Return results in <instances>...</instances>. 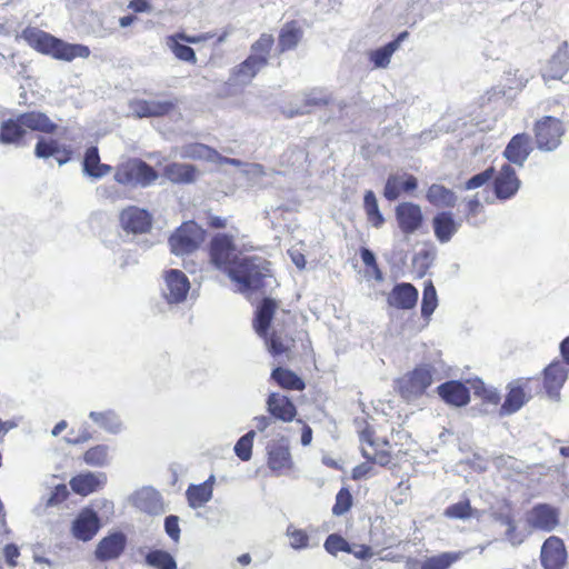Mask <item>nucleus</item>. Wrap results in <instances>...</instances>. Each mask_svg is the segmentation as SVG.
Listing matches in <instances>:
<instances>
[{
	"instance_id": "obj_1",
	"label": "nucleus",
	"mask_w": 569,
	"mask_h": 569,
	"mask_svg": "<svg viewBox=\"0 0 569 569\" xmlns=\"http://www.w3.org/2000/svg\"><path fill=\"white\" fill-rule=\"evenodd\" d=\"M278 302L270 298H264L256 310L253 320L254 331L264 339L268 350L273 356H280L290 350L292 339L278 329L279 315Z\"/></svg>"
},
{
	"instance_id": "obj_2",
	"label": "nucleus",
	"mask_w": 569,
	"mask_h": 569,
	"mask_svg": "<svg viewBox=\"0 0 569 569\" xmlns=\"http://www.w3.org/2000/svg\"><path fill=\"white\" fill-rule=\"evenodd\" d=\"M22 38L38 51L50 54L54 59L72 61L76 58H88L90 49L83 44L64 42L37 28H27Z\"/></svg>"
},
{
	"instance_id": "obj_3",
	"label": "nucleus",
	"mask_w": 569,
	"mask_h": 569,
	"mask_svg": "<svg viewBox=\"0 0 569 569\" xmlns=\"http://www.w3.org/2000/svg\"><path fill=\"white\" fill-rule=\"evenodd\" d=\"M229 277L239 286L241 292L259 290L272 278L269 262L259 256H241L230 269Z\"/></svg>"
},
{
	"instance_id": "obj_4",
	"label": "nucleus",
	"mask_w": 569,
	"mask_h": 569,
	"mask_svg": "<svg viewBox=\"0 0 569 569\" xmlns=\"http://www.w3.org/2000/svg\"><path fill=\"white\" fill-rule=\"evenodd\" d=\"M437 370L429 363L417 366L398 380L401 397L407 401H416L427 395V390L437 380Z\"/></svg>"
},
{
	"instance_id": "obj_5",
	"label": "nucleus",
	"mask_w": 569,
	"mask_h": 569,
	"mask_svg": "<svg viewBox=\"0 0 569 569\" xmlns=\"http://www.w3.org/2000/svg\"><path fill=\"white\" fill-rule=\"evenodd\" d=\"M157 179L156 170L139 159H129L116 168L114 180L123 186L148 187Z\"/></svg>"
},
{
	"instance_id": "obj_6",
	"label": "nucleus",
	"mask_w": 569,
	"mask_h": 569,
	"mask_svg": "<svg viewBox=\"0 0 569 569\" xmlns=\"http://www.w3.org/2000/svg\"><path fill=\"white\" fill-rule=\"evenodd\" d=\"M566 132L562 121L551 116H545L533 124L535 142L538 150L552 152L557 150Z\"/></svg>"
},
{
	"instance_id": "obj_7",
	"label": "nucleus",
	"mask_w": 569,
	"mask_h": 569,
	"mask_svg": "<svg viewBox=\"0 0 569 569\" xmlns=\"http://www.w3.org/2000/svg\"><path fill=\"white\" fill-rule=\"evenodd\" d=\"M242 254V250L232 237L226 233L216 234L210 242V261L221 270L228 271L237 263Z\"/></svg>"
},
{
	"instance_id": "obj_8",
	"label": "nucleus",
	"mask_w": 569,
	"mask_h": 569,
	"mask_svg": "<svg viewBox=\"0 0 569 569\" xmlns=\"http://www.w3.org/2000/svg\"><path fill=\"white\" fill-rule=\"evenodd\" d=\"M203 238V230L196 222H186L169 238L171 252L176 256L189 254L199 248Z\"/></svg>"
},
{
	"instance_id": "obj_9",
	"label": "nucleus",
	"mask_w": 569,
	"mask_h": 569,
	"mask_svg": "<svg viewBox=\"0 0 569 569\" xmlns=\"http://www.w3.org/2000/svg\"><path fill=\"white\" fill-rule=\"evenodd\" d=\"M190 290L188 277L178 269H170L163 274L161 292L169 305H178L187 299Z\"/></svg>"
},
{
	"instance_id": "obj_10",
	"label": "nucleus",
	"mask_w": 569,
	"mask_h": 569,
	"mask_svg": "<svg viewBox=\"0 0 569 569\" xmlns=\"http://www.w3.org/2000/svg\"><path fill=\"white\" fill-rule=\"evenodd\" d=\"M526 522L533 530L551 532L560 525V510L548 503H538L526 513Z\"/></svg>"
},
{
	"instance_id": "obj_11",
	"label": "nucleus",
	"mask_w": 569,
	"mask_h": 569,
	"mask_svg": "<svg viewBox=\"0 0 569 569\" xmlns=\"http://www.w3.org/2000/svg\"><path fill=\"white\" fill-rule=\"evenodd\" d=\"M268 467L276 476L286 475L293 469L290 448L286 439L282 438L268 446Z\"/></svg>"
},
{
	"instance_id": "obj_12",
	"label": "nucleus",
	"mask_w": 569,
	"mask_h": 569,
	"mask_svg": "<svg viewBox=\"0 0 569 569\" xmlns=\"http://www.w3.org/2000/svg\"><path fill=\"white\" fill-rule=\"evenodd\" d=\"M540 559L545 569H562L567 559L562 539L556 536L546 539L541 547Z\"/></svg>"
},
{
	"instance_id": "obj_13",
	"label": "nucleus",
	"mask_w": 569,
	"mask_h": 569,
	"mask_svg": "<svg viewBox=\"0 0 569 569\" xmlns=\"http://www.w3.org/2000/svg\"><path fill=\"white\" fill-rule=\"evenodd\" d=\"M569 70L568 42H562L556 53L541 69V76L547 84L549 80H561Z\"/></svg>"
},
{
	"instance_id": "obj_14",
	"label": "nucleus",
	"mask_w": 569,
	"mask_h": 569,
	"mask_svg": "<svg viewBox=\"0 0 569 569\" xmlns=\"http://www.w3.org/2000/svg\"><path fill=\"white\" fill-rule=\"evenodd\" d=\"M359 439L361 442V453L362 456L373 463H377L381 467L388 466L391 461V456L387 450L380 449V446H388L387 440H382L381 442L375 441L372 438V432L369 429H365L360 432Z\"/></svg>"
},
{
	"instance_id": "obj_15",
	"label": "nucleus",
	"mask_w": 569,
	"mask_h": 569,
	"mask_svg": "<svg viewBox=\"0 0 569 569\" xmlns=\"http://www.w3.org/2000/svg\"><path fill=\"white\" fill-rule=\"evenodd\" d=\"M120 223L127 232L144 233L151 228L152 217L144 209L129 207L122 210L120 214Z\"/></svg>"
},
{
	"instance_id": "obj_16",
	"label": "nucleus",
	"mask_w": 569,
	"mask_h": 569,
	"mask_svg": "<svg viewBox=\"0 0 569 569\" xmlns=\"http://www.w3.org/2000/svg\"><path fill=\"white\" fill-rule=\"evenodd\" d=\"M568 372L567 366L559 360L551 362L543 370V387L551 399L559 400L560 389L568 378Z\"/></svg>"
},
{
	"instance_id": "obj_17",
	"label": "nucleus",
	"mask_w": 569,
	"mask_h": 569,
	"mask_svg": "<svg viewBox=\"0 0 569 569\" xmlns=\"http://www.w3.org/2000/svg\"><path fill=\"white\" fill-rule=\"evenodd\" d=\"M127 545V537L122 532H112L102 538L94 550V557L99 561L118 559Z\"/></svg>"
},
{
	"instance_id": "obj_18",
	"label": "nucleus",
	"mask_w": 569,
	"mask_h": 569,
	"mask_svg": "<svg viewBox=\"0 0 569 569\" xmlns=\"http://www.w3.org/2000/svg\"><path fill=\"white\" fill-rule=\"evenodd\" d=\"M100 529V520L92 509H83L72 522V535L81 541L91 540Z\"/></svg>"
},
{
	"instance_id": "obj_19",
	"label": "nucleus",
	"mask_w": 569,
	"mask_h": 569,
	"mask_svg": "<svg viewBox=\"0 0 569 569\" xmlns=\"http://www.w3.org/2000/svg\"><path fill=\"white\" fill-rule=\"evenodd\" d=\"M515 169L505 163L495 178V192L497 198L506 200L513 197L520 188Z\"/></svg>"
},
{
	"instance_id": "obj_20",
	"label": "nucleus",
	"mask_w": 569,
	"mask_h": 569,
	"mask_svg": "<svg viewBox=\"0 0 569 569\" xmlns=\"http://www.w3.org/2000/svg\"><path fill=\"white\" fill-rule=\"evenodd\" d=\"M131 502L137 509L149 515H159L164 511L160 493L150 487L137 490L131 496Z\"/></svg>"
},
{
	"instance_id": "obj_21",
	"label": "nucleus",
	"mask_w": 569,
	"mask_h": 569,
	"mask_svg": "<svg viewBox=\"0 0 569 569\" xmlns=\"http://www.w3.org/2000/svg\"><path fill=\"white\" fill-rule=\"evenodd\" d=\"M396 218L400 229L405 233H413L422 223L420 207L411 202L400 203L396 208Z\"/></svg>"
},
{
	"instance_id": "obj_22",
	"label": "nucleus",
	"mask_w": 569,
	"mask_h": 569,
	"mask_svg": "<svg viewBox=\"0 0 569 569\" xmlns=\"http://www.w3.org/2000/svg\"><path fill=\"white\" fill-rule=\"evenodd\" d=\"M173 107V102L167 100L140 99L130 102V111L137 118L161 117L171 111Z\"/></svg>"
},
{
	"instance_id": "obj_23",
	"label": "nucleus",
	"mask_w": 569,
	"mask_h": 569,
	"mask_svg": "<svg viewBox=\"0 0 569 569\" xmlns=\"http://www.w3.org/2000/svg\"><path fill=\"white\" fill-rule=\"evenodd\" d=\"M530 138L526 133H518L507 144L503 156L506 159L519 167H523L530 152Z\"/></svg>"
},
{
	"instance_id": "obj_24",
	"label": "nucleus",
	"mask_w": 569,
	"mask_h": 569,
	"mask_svg": "<svg viewBox=\"0 0 569 569\" xmlns=\"http://www.w3.org/2000/svg\"><path fill=\"white\" fill-rule=\"evenodd\" d=\"M268 64V59L262 56L249 54V57L233 69L236 83L248 84Z\"/></svg>"
},
{
	"instance_id": "obj_25",
	"label": "nucleus",
	"mask_w": 569,
	"mask_h": 569,
	"mask_svg": "<svg viewBox=\"0 0 569 569\" xmlns=\"http://www.w3.org/2000/svg\"><path fill=\"white\" fill-rule=\"evenodd\" d=\"M107 482L104 472H84L73 477L70 486L76 493L87 496L102 488Z\"/></svg>"
},
{
	"instance_id": "obj_26",
	"label": "nucleus",
	"mask_w": 569,
	"mask_h": 569,
	"mask_svg": "<svg viewBox=\"0 0 569 569\" xmlns=\"http://www.w3.org/2000/svg\"><path fill=\"white\" fill-rule=\"evenodd\" d=\"M297 100L303 101L302 106L288 111L289 117L306 114L312 107L326 106L330 101V94L320 88H313L296 97Z\"/></svg>"
},
{
	"instance_id": "obj_27",
	"label": "nucleus",
	"mask_w": 569,
	"mask_h": 569,
	"mask_svg": "<svg viewBox=\"0 0 569 569\" xmlns=\"http://www.w3.org/2000/svg\"><path fill=\"white\" fill-rule=\"evenodd\" d=\"M418 300V290L408 282L396 284L388 297L390 306L398 309H411Z\"/></svg>"
},
{
	"instance_id": "obj_28",
	"label": "nucleus",
	"mask_w": 569,
	"mask_h": 569,
	"mask_svg": "<svg viewBox=\"0 0 569 569\" xmlns=\"http://www.w3.org/2000/svg\"><path fill=\"white\" fill-rule=\"evenodd\" d=\"M437 392L442 400L456 407L466 406L470 400L469 390L455 380L440 385Z\"/></svg>"
},
{
	"instance_id": "obj_29",
	"label": "nucleus",
	"mask_w": 569,
	"mask_h": 569,
	"mask_svg": "<svg viewBox=\"0 0 569 569\" xmlns=\"http://www.w3.org/2000/svg\"><path fill=\"white\" fill-rule=\"evenodd\" d=\"M34 154L42 159L53 157L59 166L70 160V151L62 148L59 141L54 139L40 138L36 144Z\"/></svg>"
},
{
	"instance_id": "obj_30",
	"label": "nucleus",
	"mask_w": 569,
	"mask_h": 569,
	"mask_svg": "<svg viewBox=\"0 0 569 569\" xmlns=\"http://www.w3.org/2000/svg\"><path fill=\"white\" fill-rule=\"evenodd\" d=\"M267 407L272 417L284 422L292 421L297 413L292 401L288 397L276 392L268 397Z\"/></svg>"
},
{
	"instance_id": "obj_31",
	"label": "nucleus",
	"mask_w": 569,
	"mask_h": 569,
	"mask_svg": "<svg viewBox=\"0 0 569 569\" xmlns=\"http://www.w3.org/2000/svg\"><path fill=\"white\" fill-rule=\"evenodd\" d=\"M432 227L436 238L441 243H446L449 242L458 231L460 223L455 220L451 212L442 211L433 217Z\"/></svg>"
},
{
	"instance_id": "obj_32",
	"label": "nucleus",
	"mask_w": 569,
	"mask_h": 569,
	"mask_svg": "<svg viewBox=\"0 0 569 569\" xmlns=\"http://www.w3.org/2000/svg\"><path fill=\"white\" fill-rule=\"evenodd\" d=\"M214 477L210 476L208 480L200 485H190L186 491L188 503L192 509L200 508L211 500L213 495Z\"/></svg>"
},
{
	"instance_id": "obj_33",
	"label": "nucleus",
	"mask_w": 569,
	"mask_h": 569,
	"mask_svg": "<svg viewBox=\"0 0 569 569\" xmlns=\"http://www.w3.org/2000/svg\"><path fill=\"white\" fill-rule=\"evenodd\" d=\"M163 176L172 183H192L198 177V170L189 163L173 162L164 167Z\"/></svg>"
},
{
	"instance_id": "obj_34",
	"label": "nucleus",
	"mask_w": 569,
	"mask_h": 569,
	"mask_svg": "<svg viewBox=\"0 0 569 569\" xmlns=\"http://www.w3.org/2000/svg\"><path fill=\"white\" fill-rule=\"evenodd\" d=\"M19 121L23 129L40 131L43 133H52L57 129V124L51 121L47 114L38 111H31L19 114Z\"/></svg>"
},
{
	"instance_id": "obj_35",
	"label": "nucleus",
	"mask_w": 569,
	"mask_h": 569,
	"mask_svg": "<svg viewBox=\"0 0 569 569\" xmlns=\"http://www.w3.org/2000/svg\"><path fill=\"white\" fill-rule=\"evenodd\" d=\"M528 401L526 397L523 386L520 381H515L509 385V391L506 396L505 402L500 408V415L509 416L522 408V406Z\"/></svg>"
},
{
	"instance_id": "obj_36",
	"label": "nucleus",
	"mask_w": 569,
	"mask_h": 569,
	"mask_svg": "<svg viewBox=\"0 0 569 569\" xmlns=\"http://www.w3.org/2000/svg\"><path fill=\"white\" fill-rule=\"evenodd\" d=\"M112 167L100 162V156L97 147H90L87 149L83 159V173L99 179L109 174Z\"/></svg>"
},
{
	"instance_id": "obj_37",
	"label": "nucleus",
	"mask_w": 569,
	"mask_h": 569,
	"mask_svg": "<svg viewBox=\"0 0 569 569\" xmlns=\"http://www.w3.org/2000/svg\"><path fill=\"white\" fill-rule=\"evenodd\" d=\"M89 418L109 433L117 435L122 430V421L114 410L91 411Z\"/></svg>"
},
{
	"instance_id": "obj_38",
	"label": "nucleus",
	"mask_w": 569,
	"mask_h": 569,
	"mask_svg": "<svg viewBox=\"0 0 569 569\" xmlns=\"http://www.w3.org/2000/svg\"><path fill=\"white\" fill-rule=\"evenodd\" d=\"M427 199L431 204L438 208H453L458 200L452 190L437 183L429 187Z\"/></svg>"
},
{
	"instance_id": "obj_39",
	"label": "nucleus",
	"mask_w": 569,
	"mask_h": 569,
	"mask_svg": "<svg viewBox=\"0 0 569 569\" xmlns=\"http://www.w3.org/2000/svg\"><path fill=\"white\" fill-rule=\"evenodd\" d=\"M302 37V31L298 27L297 22L291 21L286 23L279 33L278 46L280 52H284L295 49Z\"/></svg>"
},
{
	"instance_id": "obj_40",
	"label": "nucleus",
	"mask_w": 569,
	"mask_h": 569,
	"mask_svg": "<svg viewBox=\"0 0 569 569\" xmlns=\"http://www.w3.org/2000/svg\"><path fill=\"white\" fill-rule=\"evenodd\" d=\"M271 378L284 389L301 391L306 387L300 377L291 370L281 367H278L272 371Z\"/></svg>"
},
{
	"instance_id": "obj_41",
	"label": "nucleus",
	"mask_w": 569,
	"mask_h": 569,
	"mask_svg": "<svg viewBox=\"0 0 569 569\" xmlns=\"http://www.w3.org/2000/svg\"><path fill=\"white\" fill-rule=\"evenodd\" d=\"M462 552H442L428 557L420 562V569H449L451 565L462 558Z\"/></svg>"
},
{
	"instance_id": "obj_42",
	"label": "nucleus",
	"mask_w": 569,
	"mask_h": 569,
	"mask_svg": "<svg viewBox=\"0 0 569 569\" xmlns=\"http://www.w3.org/2000/svg\"><path fill=\"white\" fill-rule=\"evenodd\" d=\"M110 447L107 445H97L88 449L83 455V461L97 468L109 466L111 461Z\"/></svg>"
},
{
	"instance_id": "obj_43",
	"label": "nucleus",
	"mask_w": 569,
	"mask_h": 569,
	"mask_svg": "<svg viewBox=\"0 0 569 569\" xmlns=\"http://www.w3.org/2000/svg\"><path fill=\"white\" fill-rule=\"evenodd\" d=\"M22 123L19 121V116L16 119H8L1 123L0 127V142L4 144L16 143L24 134Z\"/></svg>"
},
{
	"instance_id": "obj_44",
	"label": "nucleus",
	"mask_w": 569,
	"mask_h": 569,
	"mask_svg": "<svg viewBox=\"0 0 569 569\" xmlns=\"http://www.w3.org/2000/svg\"><path fill=\"white\" fill-rule=\"evenodd\" d=\"M286 537L289 540L290 548L295 550H306L317 546L316 542H312V538L306 530L299 529L291 523L286 529Z\"/></svg>"
},
{
	"instance_id": "obj_45",
	"label": "nucleus",
	"mask_w": 569,
	"mask_h": 569,
	"mask_svg": "<svg viewBox=\"0 0 569 569\" xmlns=\"http://www.w3.org/2000/svg\"><path fill=\"white\" fill-rule=\"evenodd\" d=\"M363 207L369 223L375 228H380L385 223V218L379 210L378 200L373 191L368 190L365 193Z\"/></svg>"
},
{
	"instance_id": "obj_46",
	"label": "nucleus",
	"mask_w": 569,
	"mask_h": 569,
	"mask_svg": "<svg viewBox=\"0 0 569 569\" xmlns=\"http://www.w3.org/2000/svg\"><path fill=\"white\" fill-rule=\"evenodd\" d=\"M146 563L157 569H177L174 558L164 550H151L146 556Z\"/></svg>"
},
{
	"instance_id": "obj_47",
	"label": "nucleus",
	"mask_w": 569,
	"mask_h": 569,
	"mask_svg": "<svg viewBox=\"0 0 569 569\" xmlns=\"http://www.w3.org/2000/svg\"><path fill=\"white\" fill-rule=\"evenodd\" d=\"M166 44L179 60L190 63L197 62L194 50L189 46L180 43L177 36H168L166 38Z\"/></svg>"
},
{
	"instance_id": "obj_48",
	"label": "nucleus",
	"mask_w": 569,
	"mask_h": 569,
	"mask_svg": "<svg viewBox=\"0 0 569 569\" xmlns=\"http://www.w3.org/2000/svg\"><path fill=\"white\" fill-rule=\"evenodd\" d=\"M398 48L399 41H391L386 46L373 50L370 53V60L376 68H386L390 63V59Z\"/></svg>"
},
{
	"instance_id": "obj_49",
	"label": "nucleus",
	"mask_w": 569,
	"mask_h": 569,
	"mask_svg": "<svg viewBox=\"0 0 569 569\" xmlns=\"http://www.w3.org/2000/svg\"><path fill=\"white\" fill-rule=\"evenodd\" d=\"M254 437L256 431L250 430L237 441L234 452L240 460L249 461L251 459Z\"/></svg>"
},
{
	"instance_id": "obj_50",
	"label": "nucleus",
	"mask_w": 569,
	"mask_h": 569,
	"mask_svg": "<svg viewBox=\"0 0 569 569\" xmlns=\"http://www.w3.org/2000/svg\"><path fill=\"white\" fill-rule=\"evenodd\" d=\"M438 306L437 291L431 282L425 286L422 301H421V315L428 318L432 315Z\"/></svg>"
},
{
	"instance_id": "obj_51",
	"label": "nucleus",
	"mask_w": 569,
	"mask_h": 569,
	"mask_svg": "<svg viewBox=\"0 0 569 569\" xmlns=\"http://www.w3.org/2000/svg\"><path fill=\"white\" fill-rule=\"evenodd\" d=\"M274 43V39L272 34L262 33L259 39L251 44V53L256 56H262L264 59L269 60V54Z\"/></svg>"
},
{
	"instance_id": "obj_52",
	"label": "nucleus",
	"mask_w": 569,
	"mask_h": 569,
	"mask_svg": "<svg viewBox=\"0 0 569 569\" xmlns=\"http://www.w3.org/2000/svg\"><path fill=\"white\" fill-rule=\"evenodd\" d=\"M473 509L468 500L459 501L445 510V516L451 519H468L472 517Z\"/></svg>"
},
{
	"instance_id": "obj_53",
	"label": "nucleus",
	"mask_w": 569,
	"mask_h": 569,
	"mask_svg": "<svg viewBox=\"0 0 569 569\" xmlns=\"http://www.w3.org/2000/svg\"><path fill=\"white\" fill-rule=\"evenodd\" d=\"M352 506V496L347 488H341L336 496V502L332 507L335 516L345 515Z\"/></svg>"
},
{
	"instance_id": "obj_54",
	"label": "nucleus",
	"mask_w": 569,
	"mask_h": 569,
	"mask_svg": "<svg viewBox=\"0 0 569 569\" xmlns=\"http://www.w3.org/2000/svg\"><path fill=\"white\" fill-rule=\"evenodd\" d=\"M184 156L194 158V159H204L208 161L211 160V157L217 158L216 150L211 149L208 146L202 144V143H196V144L189 146L184 152Z\"/></svg>"
},
{
	"instance_id": "obj_55",
	"label": "nucleus",
	"mask_w": 569,
	"mask_h": 569,
	"mask_svg": "<svg viewBox=\"0 0 569 569\" xmlns=\"http://www.w3.org/2000/svg\"><path fill=\"white\" fill-rule=\"evenodd\" d=\"M325 549L336 556L339 551L348 552L349 542L338 535H329L325 541Z\"/></svg>"
},
{
	"instance_id": "obj_56",
	"label": "nucleus",
	"mask_w": 569,
	"mask_h": 569,
	"mask_svg": "<svg viewBox=\"0 0 569 569\" xmlns=\"http://www.w3.org/2000/svg\"><path fill=\"white\" fill-rule=\"evenodd\" d=\"M519 70H508L505 72V87L509 90L521 89L528 82V78H525L522 74H518Z\"/></svg>"
},
{
	"instance_id": "obj_57",
	"label": "nucleus",
	"mask_w": 569,
	"mask_h": 569,
	"mask_svg": "<svg viewBox=\"0 0 569 569\" xmlns=\"http://www.w3.org/2000/svg\"><path fill=\"white\" fill-rule=\"evenodd\" d=\"M400 176H390L386 182L383 194L389 201L396 200L400 196L401 187Z\"/></svg>"
},
{
	"instance_id": "obj_58",
	"label": "nucleus",
	"mask_w": 569,
	"mask_h": 569,
	"mask_svg": "<svg viewBox=\"0 0 569 569\" xmlns=\"http://www.w3.org/2000/svg\"><path fill=\"white\" fill-rule=\"evenodd\" d=\"M242 172L252 186H260L261 178L267 174L263 166L260 163L246 164V169Z\"/></svg>"
},
{
	"instance_id": "obj_59",
	"label": "nucleus",
	"mask_w": 569,
	"mask_h": 569,
	"mask_svg": "<svg viewBox=\"0 0 569 569\" xmlns=\"http://www.w3.org/2000/svg\"><path fill=\"white\" fill-rule=\"evenodd\" d=\"M493 173H495L493 168H488L485 171H482L478 174H475L465 183V189L473 190V189L482 187L485 183H487L489 180H491L493 178Z\"/></svg>"
},
{
	"instance_id": "obj_60",
	"label": "nucleus",
	"mask_w": 569,
	"mask_h": 569,
	"mask_svg": "<svg viewBox=\"0 0 569 569\" xmlns=\"http://www.w3.org/2000/svg\"><path fill=\"white\" fill-rule=\"evenodd\" d=\"M164 530L166 533L172 539L173 542H179L180 540V527H179V517L174 515H170L164 519Z\"/></svg>"
},
{
	"instance_id": "obj_61",
	"label": "nucleus",
	"mask_w": 569,
	"mask_h": 569,
	"mask_svg": "<svg viewBox=\"0 0 569 569\" xmlns=\"http://www.w3.org/2000/svg\"><path fill=\"white\" fill-rule=\"evenodd\" d=\"M68 496V490L64 485L56 486L54 490L51 492L50 497L47 500V506H54L62 502Z\"/></svg>"
},
{
	"instance_id": "obj_62",
	"label": "nucleus",
	"mask_w": 569,
	"mask_h": 569,
	"mask_svg": "<svg viewBox=\"0 0 569 569\" xmlns=\"http://www.w3.org/2000/svg\"><path fill=\"white\" fill-rule=\"evenodd\" d=\"M348 553H352L356 558L362 559V560L369 559L373 556L371 548L368 546H365V545L351 546L349 543Z\"/></svg>"
},
{
	"instance_id": "obj_63",
	"label": "nucleus",
	"mask_w": 569,
	"mask_h": 569,
	"mask_svg": "<svg viewBox=\"0 0 569 569\" xmlns=\"http://www.w3.org/2000/svg\"><path fill=\"white\" fill-rule=\"evenodd\" d=\"M506 537L507 540L515 547L519 546L523 541V537L521 536L520 532L517 531L515 522L507 527Z\"/></svg>"
},
{
	"instance_id": "obj_64",
	"label": "nucleus",
	"mask_w": 569,
	"mask_h": 569,
	"mask_svg": "<svg viewBox=\"0 0 569 569\" xmlns=\"http://www.w3.org/2000/svg\"><path fill=\"white\" fill-rule=\"evenodd\" d=\"M3 555L9 565L16 566V558L20 555L19 548L13 543H9L4 547Z\"/></svg>"
}]
</instances>
